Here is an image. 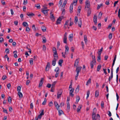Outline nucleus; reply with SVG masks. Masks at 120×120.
<instances>
[{
    "instance_id": "nucleus-1",
    "label": "nucleus",
    "mask_w": 120,
    "mask_h": 120,
    "mask_svg": "<svg viewBox=\"0 0 120 120\" xmlns=\"http://www.w3.org/2000/svg\"><path fill=\"white\" fill-rule=\"evenodd\" d=\"M77 2V0H73L72 3H71L70 5V13H71L73 11V4H75L74 5H76Z\"/></svg>"
},
{
    "instance_id": "nucleus-2",
    "label": "nucleus",
    "mask_w": 120,
    "mask_h": 120,
    "mask_svg": "<svg viewBox=\"0 0 120 120\" xmlns=\"http://www.w3.org/2000/svg\"><path fill=\"white\" fill-rule=\"evenodd\" d=\"M96 112L97 110L96 108H94L93 109V112L92 114V118L93 120H97V118L96 116Z\"/></svg>"
},
{
    "instance_id": "nucleus-3",
    "label": "nucleus",
    "mask_w": 120,
    "mask_h": 120,
    "mask_svg": "<svg viewBox=\"0 0 120 120\" xmlns=\"http://www.w3.org/2000/svg\"><path fill=\"white\" fill-rule=\"evenodd\" d=\"M63 91L62 90H58L57 94V98L58 99H59L61 97Z\"/></svg>"
},
{
    "instance_id": "nucleus-4",
    "label": "nucleus",
    "mask_w": 120,
    "mask_h": 120,
    "mask_svg": "<svg viewBox=\"0 0 120 120\" xmlns=\"http://www.w3.org/2000/svg\"><path fill=\"white\" fill-rule=\"evenodd\" d=\"M86 5L85 6V8L86 9L90 8V2L89 1H86L85 2Z\"/></svg>"
},
{
    "instance_id": "nucleus-5",
    "label": "nucleus",
    "mask_w": 120,
    "mask_h": 120,
    "mask_svg": "<svg viewBox=\"0 0 120 120\" xmlns=\"http://www.w3.org/2000/svg\"><path fill=\"white\" fill-rule=\"evenodd\" d=\"M67 34L66 32L65 34L64 35V36L63 38V42L65 44H67Z\"/></svg>"
},
{
    "instance_id": "nucleus-6",
    "label": "nucleus",
    "mask_w": 120,
    "mask_h": 120,
    "mask_svg": "<svg viewBox=\"0 0 120 120\" xmlns=\"http://www.w3.org/2000/svg\"><path fill=\"white\" fill-rule=\"evenodd\" d=\"M63 18V17H60L57 19L56 21V24H60V22Z\"/></svg>"
},
{
    "instance_id": "nucleus-7",
    "label": "nucleus",
    "mask_w": 120,
    "mask_h": 120,
    "mask_svg": "<svg viewBox=\"0 0 120 120\" xmlns=\"http://www.w3.org/2000/svg\"><path fill=\"white\" fill-rule=\"evenodd\" d=\"M44 80V78H42L41 79L40 82L39 83V87H40L42 86L43 83V81Z\"/></svg>"
},
{
    "instance_id": "nucleus-8",
    "label": "nucleus",
    "mask_w": 120,
    "mask_h": 120,
    "mask_svg": "<svg viewBox=\"0 0 120 120\" xmlns=\"http://www.w3.org/2000/svg\"><path fill=\"white\" fill-rule=\"evenodd\" d=\"M50 64L49 62H48L45 69L46 71H48L50 68Z\"/></svg>"
},
{
    "instance_id": "nucleus-9",
    "label": "nucleus",
    "mask_w": 120,
    "mask_h": 120,
    "mask_svg": "<svg viewBox=\"0 0 120 120\" xmlns=\"http://www.w3.org/2000/svg\"><path fill=\"white\" fill-rule=\"evenodd\" d=\"M74 90V88H72L70 90L69 92L70 95V96H71L72 98H73L74 96V94H72Z\"/></svg>"
},
{
    "instance_id": "nucleus-10",
    "label": "nucleus",
    "mask_w": 120,
    "mask_h": 120,
    "mask_svg": "<svg viewBox=\"0 0 120 120\" xmlns=\"http://www.w3.org/2000/svg\"><path fill=\"white\" fill-rule=\"evenodd\" d=\"M48 10H49L42 9L41 11L45 16H47L48 14L47 11Z\"/></svg>"
},
{
    "instance_id": "nucleus-11",
    "label": "nucleus",
    "mask_w": 120,
    "mask_h": 120,
    "mask_svg": "<svg viewBox=\"0 0 120 120\" xmlns=\"http://www.w3.org/2000/svg\"><path fill=\"white\" fill-rule=\"evenodd\" d=\"M79 58H78L76 59L75 60L74 65L75 66L77 67L78 66L79 62Z\"/></svg>"
},
{
    "instance_id": "nucleus-12",
    "label": "nucleus",
    "mask_w": 120,
    "mask_h": 120,
    "mask_svg": "<svg viewBox=\"0 0 120 120\" xmlns=\"http://www.w3.org/2000/svg\"><path fill=\"white\" fill-rule=\"evenodd\" d=\"M56 107L57 110H58L60 109V106L58 105L57 102H56L55 101L54 103Z\"/></svg>"
},
{
    "instance_id": "nucleus-13",
    "label": "nucleus",
    "mask_w": 120,
    "mask_h": 120,
    "mask_svg": "<svg viewBox=\"0 0 120 120\" xmlns=\"http://www.w3.org/2000/svg\"><path fill=\"white\" fill-rule=\"evenodd\" d=\"M56 69H57L56 71V72L55 75V77L57 78L59 74V67H57L56 68Z\"/></svg>"
},
{
    "instance_id": "nucleus-14",
    "label": "nucleus",
    "mask_w": 120,
    "mask_h": 120,
    "mask_svg": "<svg viewBox=\"0 0 120 120\" xmlns=\"http://www.w3.org/2000/svg\"><path fill=\"white\" fill-rule=\"evenodd\" d=\"M82 68V67H77L76 68V71L77 73H79V72H80L81 71V69Z\"/></svg>"
},
{
    "instance_id": "nucleus-15",
    "label": "nucleus",
    "mask_w": 120,
    "mask_h": 120,
    "mask_svg": "<svg viewBox=\"0 0 120 120\" xmlns=\"http://www.w3.org/2000/svg\"><path fill=\"white\" fill-rule=\"evenodd\" d=\"M69 20H67L65 24H64V27L66 29L68 26V25Z\"/></svg>"
},
{
    "instance_id": "nucleus-16",
    "label": "nucleus",
    "mask_w": 120,
    "mask_h": 120,
    "mask_svg": "<svg viewBox=\"0 0 120 120\" xmlns=\"http://www.w3.org/2000/svg\"><path fill=\"white\" fill-rule=\"evenodd\" d=\"M26 15L30 17H31L34 15V14L33 13H30L29 12L27 13Z\"/></svg>"
},
{
    "instance_id": "nucleus-17",
    "label": "nucleus",
    "mask_w": 120,
    "mask_h": 120,
    "mask_svg": "<svg viewBox=\"0 0 120 120\" xmlns=\"http://www.w3.org/2000/svg\"><path fill=\"white\" fill-rule=\"evenodd\" d=\"M93 21L94 22L95 24L96 25L97 23V16H94V17Z\"/></svg>"
},
{
    "instance_id": "nucleus-18",
    "label": "nucleus",
    "mask_w": 120,
    "mask_h": 120,
    "mask_svg": "<svg viewBox=\"0 0 120 120\" xmlns=\"http://www.w3.org/2000/svg\"><path fill=\"white\" fill-rule=\"evenodd\" d=\"M82 23V19L81 18H80L79 19L78 25L80 27H81Z\"/></svg>"
},
{
    "instance_id": "nucleus-19",
    "label": "nucleus",
    "mask_w": 120,
    "mask_h": 120,
    "mask_svg": "<svg viewBox=\"0 0 120 120\" xmlns=\"http://www.w3.org/2000/svg\"><path fill=\"white\" fill-rule=\"evenodd\" d=\"M87 11V15L88 16H89L91 13V10L90 8L86 9Z\"/></svg>"
},
{
    "instance_id": "nucleus-20",
    "label": "nucleus",
    "mask_w": 120,
    "mask_h": 120,
    "mask_svg": "<svg viewBox=\"0 0 120 120\" xmlns=\"http://www.w3.org/2000/svg\"><path fill=\"white\" fill-rule=\"evenodd\" d=\"M56 61V58H54L53 59V60L52 61V64L53 66L55 65Z\"/></svg>"
},
{
    "instance_id": "nucleus-21",
    "label": "nucleus",
    "mask_w": 120,
    "mask_h": 120,
    "mask_svg": "<svg viewBox=\"0 0 120 120\" xmlns=\"http://www.w3.org/2000/svg\"><path fill=\"white\" fill-rule=\"evenodd\" d=\"M50 18L52 21H54L55 20L54 16L53 14H52L50 15Z\"/></svg>"
},
{
    "instance_id": "nucleus-22",
    "label": "nucleus",
    "mask_w": 120,
    "mask_h": 120,
    "mask_svg": "<svg viewBox=\"0 0 120 120\" xmlns=\"http://www.w3.org/2000/svg\"><path fill=\"white\" fill-rule=\"evenodd\" d=\"M41 29L43 32H45L46 31V28L45 26H42L41 27Z\"/></svg>"
},
{
    "instance_id": "nucleus-23",
    "label": "nucleus",
    "mask_w": 120,
    "mask_h": 120,
    "mask_svg": "<svg viewBox=\"0 0 120 120\" xmlns=\"http://www.w3.org/2000/svg\"><path fill=\"white\" fill-rule=\"evenodd\" d=\"M63 60L62 59H61L59 60L58 64L59 65L61 66H62V64L63 63Z\"/></svg>"
},
{
    "instance_id": "nucleus-24",
    "label": "nucleus",
    "mask_w": 120,
    "mask_h": 120,
    "mask_svg": "<svg viewBox=\"0 0 120 120\" xmlns=\"http://www.w3.org/2000/svg\"><path fill=\"white\" fill-rule=\"evenodd\" d=\"M103 49L102 47L101 49H100V50H99V49L98 50V55H101V53L102 52V51Z\"/></svg>"
},
{
    "instance_id": "nucleus-25",
    "label": "nucleus",
    "mask_w": 120,
    "mask_h": 120,
    "mask_svg": "<svg viewBox=\"0 0 120 120\" xmlns=\"http://www.w3.org/2000/svg\"><path fill=\"white\" fill-rule=\"evenodd\" d=\"M24 27H26L28 26V25L27 23L26 22H24L22 23Z\"/></svg>"
},
{
    "instance_id": "nucleus-26",
    "label": "nucleus",
    "mask_w": 120,
    "mask_h": 120,
    "mask_svg": "<svg viewBox=\"0 0 120 120\" xmlns=\"http://www.w3.org/2000/svg\"><path fill=\"white\" fill-rule=\"evenodd\" d=\"M18 94L20 98H22V94L20 92H18Z\"/></svg>"
},
{
    "instance_id": "nucleus-27",
    "label": "nucleus",
    "mask_w": 120,
    "mask_h": 120,
    "mask_svg": "<svg viewBox=\"0 0 120 120\" xmlns=\"http://www.w3.org/2000/svg\"><path fill=\"white\" fill-rule=\"evenodd\" d=\"M82 106L81 105H79L78 106L77 109V112H79L80 111L81 108Z\"/></svg>"
},
{
    "instance_id": "nucleus-28",
    "label": "nucleus",
    "mask_w": 120,
    "mask_h": 120,
    "mask_svg": "<svg viewBox=\"0 0 120 120\" xmlns=\"http://www.w3.org/2000/svg\"><path fill=\"white\" fill-rule=\"evenodd\" d=\"M65 54L66 53V52H68V51L69 48L68 47L67 45H65Z\"/></svg>"
},
{
    "instance_id": "nucleus-29",
    "label": "nucleus",
    "mask_w": 120,
    "mask_h": 120,
    "mask_svg": "<svg viewBox=\"0 0 120 120\" xmlns=\"http://www.w3.org/2000/svg\"><path fill=\"white\" fill-rule=\"evenodd\" d=\"M99 92L98 91L96 90L95 92V96L96 97H97L99 95Z\"/></svg>"
},
{
    "instance_id": "nucleus-30",
    "label": "nucleus",
    "mask_w": 120,
    "mask_h": 120,
    "mask_svg": "<svg viewBox=\"0 0 120 120\" xmlns=\"http://www.w3.org/2000/svg\"><path fill=\"white\" fill-rule=\"evenodd\" d=\"M116 55H115V56H114V59L113 60V63L112 64V66H113L115 64V61L116 60Z\"/></svg>"
},
{
    "instance_id": "nucleus-31",
    "label": "nucleus",
    "mask_w": 120,
    "mask_h": 120,
    "mask_svg": "<svg viewBox=\"0 0 120 120\" xmlns=\"http://www.w3.org/2000/svg\"><path fill=\"white\" fill-rule=\"evenodd\" d=\"M94 62L93 61H91L90 63V65L91 67V68L92 69L94 67Z\"/></svg>"
},
{
    "instance_id": "nucleus-32",
    "label": "nucleus",
    "mask_w": 120,
    "mask_h": 120,
    "mask_svg": "<svg viewBox=\"0 0 120 120\" xmlns=\"http://www.w3.org/2000/svg\"><path fill=\"white\" fill-rule=\"evenodd\" d=\"M103 6V4H101L100 5H98L97 8V10H98L101 7V6Z\"/></svg>"
},
{
    "instance_id": "nucleus-33",
    "label": "nucleus",
    "mask_w": 120,
    "mask_h": 120,
    "mask_svg": "<svg viewBox=\"0 0 120 120\" xmlns=\"http://www.w3.org/2000/svg\"><path fill=\"white\" fill-rule=\"evenodd\" d=\"M35 6L38 9H40L41 8L40 5L39 4H36L35 5Z\"/></svg>"
},
{
    "instance_id": "nucleus-34",
    "label": "nucleus",
    "mask_w": 120,
    "mask_h": 120,
    "mask_svg": "<svg viewBox=\"0 0 120 120\" xmlns=\"http://www.w3.org/2000/svg\"><path fill=\"white\" fill-rule=\"evenodd\" d=\"M102 15V13L100 12L98 16V18L99 19H101Z\"/></svg>"
},
{
    "instance_id": "nucleus-35",
    "label": "nucleus",
    "mask_w": 120,
    "mask_h": 120,
    "mask_svg": "<svg viewBox=\"0 0 120 120\" xmlns=\"http://www.w3.org/2000/svg\"><path fill=\"white\" fill-rule=\"evenodd\" d=\"M58 113L59 116H61L63 113V111L61 110H59L58 111Z\"/></svg>"
},
{
    "instance_id": "nucleus-36",
    "label": "nucleus",
    "mask_w": 120,
    "mask_h": 120,
    "mask_svg": "<svg viewBox=\"0 0 120 120\" xmlns=\"http://www.w3.org/2000/svg\"><path fill=\"white\" fill-rule=\"evenodd\" d=\"M79 85H78L77 88L75 90L76 92H78L79 91Z\"/></svg>"
},
{
    "instance_id": "nucleus-37",
    "label": "nucleus",
    "mask_w": 120,
    "mask_h": 120,
    "mask_svg": "<svg viewBox=\"0 0 120 120\" xmlns=\"http://www.w3.org/2000/svg\"><path fill=\"white\" fill-rule=\"evenodd\" d=\"M91 82V79L90 78L89 79L87 82H86V85H88L89 84H90Z\"/></svg>"
},
{
    "instance_id": "nucleus-38",
    "label": "nucleus",
    "mask_w": 120,
    "mask_h": 120,
    "mask_svg": "<svg viewBox=\"0 0 120 120\" xmlns=\"http://www.w3.org/2000/svg\"><path fill=\"white\" fill-rule=\"evenodd\" d=\"M11 99L12 98L10 96L9 97L8 99V101L9 103H11Z\"/></svg>"
},
{
    "instance_id": "nucleus-39",
    "label": "nucleus",
    "mask_w": 120,
    "mask_h": 120,
    "mask_svg": "<svg viewBox=\"0 0 120 120\" xmlns=\"http://www.w3.org/2000/svg\"><path fill=\"white\" fill-rule=\"evenodd\" d=\"M101 67V64L99 65L98 66L97 68V71H99L100 70Z\"/></svg>"
},
{
    "instance_id": "nucleus-40",
    "label": "nucleus",
    "mask_w": 120,
    "mask_h": 120,
    "mask_svg": "<svg viewBox=\"0 0 120 120\" xmlns=\"http://www.w3.org/2000/svg\"><path fill=\"white\" fill-rule=\"evenodd\" d=\"M67 0H65L64 1V3L62 6V7H63L64 8L65 7V6L66 4L67 1Z\"/></svg>"
},
{
    "instance_id": "nucleus-41",
    "label": "nucleus",
    "mask_w": 120,
    "mask_h": 120,
    "mask_svg": "<svg viewBox=\"0 0 120 120\" xmlns=\"http://www.w3.org/2000/svg\"><path fill=\"white\" fill-rule=\"evenodd\" d=\"M78 21V18L77 16H75V17L74 22L75 23H77Z\"/></svg>"
},
{
    "instance_id": "nucleus-42",
    "label": "nucleus",
    "mask_w": 120,
    "mask_h": 120,
    "mask_svg": "<svg viewBox=\"0 0 120 120\" xmlns=\"http://www.w3.org/2000/svg\"><path fill=\"white\" fill-rule=\"evenodd\" d=\"M84 40L85 42V44L86 43V42L87 41V37L85 35L84 37Z\"/></svg>"
},
{
    "instance_id": "nucleus-43",
    "label": "nucleus",
    "mask_w": 120,
    "mask_h": 120,
    "mask_svg": "<svg viewBox=\"0 0 120 120\" xmlns=\"http://www.w3.org/2000/svg\"><path fill=\"white\" fill-rule=\"evenodd\" d=\"M86 70V67L85 65H83V67L82 69V71L83 72H84Z\"/></svg>"
},
{
    "instance_id": "nucleus-44",
    "label": "nucleus",
    "mask_w": 120,
    "mask_h": 120,
    "mask_svg": "<svg viewBox=\"0 0 120 120\" xmlns=\"http://www.w3.org/2000/svg\"><path fill=\"white\" fill-rule=\"evenodd\" d=\"M67 109L69 110L70 109V105L69 103V102L68 101V103H67Z\"/></svg>"
},
{
    "instance_id": "nucleus-45",
    "label": "nucleus",
    "mask_w": 120,
    "mask_h": 120,
    "mask_svg": "<svg viewBox=\"0 0 120 120\" xmlns=\"http://www.w3.org/2000/svg\"><path fill=\"white\" fill-rule=\"evenodd\" d=\"M92 61L94 62V63H96V61L95 59V57L94 56H92Z\"/></svg>"
},
{
    "instance_id": "nucleus-46",
    "label": "nucleus",
    "mask_w": 120,
    "mask_h": 120,
    "mask_svg": "<svg viewBox=\"0 0 120 120\" xmlns=\"http://www.w3.org/2000/svg\"><path fill=\"white\" fill-rule=\"evenodd\" d=\"M33 59L32 58H31L30 60V62L31 65H32L33 64Z\"/></svg>"
},
{
    "instance_id": "nucleus-47",
    "label": "nucleus",
    "mask_w": 120,
    "mask_h": 120,
    "mask_svg": "<svg viewBox=\"0 0 120 120\" xmlns=\"http://www.w3.org/2000/svg\"><path fill=\"white\" fill-rule=\"evenodd\" d=\"M43 41L42 42L43 43H45L46 42V39L45 37H44L42 38Z\"/></svg>"
},
{
    "instance_id": "nucleus-48",
    "label": "nucleus",
    "mask_w": 120,
    "mask_h": 120,
    "mask_svg": "<svg viewBox=\"0 0 120 120\" xmlns=\"http://www.w3.org/2000/svg\"><path fill=\"white\" fill-rule=\"evenodd\" d=\"M53 56L54 57H58V55L57 53H56V52H55L53 54Z\"/></svg>"
},
{
    "instance_id": "nucleus-49",
    "label": "nucleus",
    "mask_w": 120,
    "mask_h": 120,
    "mask_svg": "<svg viewBox=\"0 0 120 120\" xmlns=\"http://www.w3.org/2000/svg\"><path fill=\"white\" fill-rule=\"evenodd\" d=\"M112 37V33H110L109 35V39H111Z\"/></svg>"
},
{
    "instance_id": "nucleus-50",
    "label": "nucleus",
    "mask_w": 120,
    "mask_h": 120,
    "mask_svg": "<svg viewBox=\"0 0 120 120\" xmlns=\"http://www.w3.org/2000/svg\"><path fill=\"white\" fill-rule=\"evenodd\" d=\"M26 27V31L28 32H29L30 30V28L27 27Z\"/></svg>"
},
{
    "instance_id": "nucleus-51",
    "label": "nucleus",
    "mask_w": 120,
    "mask_h": 120,
    "mask_svg": "<svg viewBox=\"0 0 120 120\" xmlns=\"http://www.w3.org/2000/svg\"><path fill=\"white\" fill-rule=\"evenodd\" d=\"M43 49L44 52L46 50V48L45 45H43Z\"/></svg>"
},
{
    "instance_id": "nucleus-52",
    "label": "nucleus",
    "mask_w": 120,
    "mask_h": 120,
    "mask_svg": "<svg viewBox=\"0 0 120 120\" xmlns=\"http://www.w3.org/2000/svg\"><path fill=\"white\" fill-rule=\"evenodd\" d=\"M2 109H3V111L4 112V113H5L7 114L8 113L7 110L5 109L4 108H2Z\"/></svg>"
},
{
    "instance_id": "nucleus-53",
    "label": "nucleus",
    "mask_w": 120,
    "mask_h": 120,
    "mask_svg": "<svg viewBox=\"0 0 120 120\" xmlns=\"http://www.w3.org/2000/svg\"><path fill=\"white\" fill-rule=\"evenodd\" d=\"M21 87L19 86H18L17 87V90L18 92H20L21 90Z\"/></svg>"
},
{
    "instance_id": "nucleus-54",
    "label": "nucleus",
    "mask_w": 120,
    "mask_h": 120,
    "mask_svg": "<svg viewBox=\"0 0 120 120\" xmlns=\"http://www.w3.org/2000/svg\"><path fill=\"white\" fill-rule=\"evenodd\" d=\"M46 98H45L44 99V101L42 103V105H45L46 103Z\"/></svg>"
},
{
    "instance_id": "nucleus-55",
    "label": "nucleus",
    "mask_w": 120,
    "mask_h": 120,
    "mask_svg": "<svg viewBox=\"0 0 120 120\" xmlns=\"http://www.w3.org/2000/svg\"><path fill=\"white\" fill-rule=\"evenodd\" d=\"M89 94H90V91L88 90L87 91V97L86 98V99H87L89 97Z\"/></svg>"
},
{
    "instance_id": "nucleus-56",
    "label": "nucleus",
    "mask_w": 120,
    "mask_h": 120,
    "mask_svg": "<svg viewBox=\"0 0 120 120\" xmlns=\"http://www.w3.org/2000/svg\"><path fill=\"white\" fill-rule=\"evenodd\" d=\"M42 115H41L40 114L38 116V117L37 118L36 117H35V119H38H38H41V117H42Z\"/></svg>"
},
{
    "instance_id": "nucleus-57",
    "label": "nucleus",
    "mask_w": 120,
    "mask_h": 120,
    "mask_svg": "<svg viewBox=\"0 0 120 120\" xmlns=\"http://www.w3.org/2000/svg\"><path fill=\"white\" fill-rule=\"evenodd\" d=\"M80 99V97L79 96H77L76 97V102H78Z\"/></svg>"
},
{
    "instance_id": "nucleus-58",
    "label": "nucleus",
    "mask_w": 120,
    "mask_h": 120,
    "mask_svg": "<svg viewBox=\"0 0 120 120\" xmlns=\"http://www.w3.org/2000/svg\"><path fill=\"white\" fill-rule=\"evenodd\" d=\"M101 55H98V59L97 60L98 61L101 60Z\"/></svg>"
},
{
    "instance_id": "nucleus-59",
    "label": "nucleus",
    "mask_w": 120,
    "mask_h": 120,
    "mask_svg": "<svg viewBox=\"0 0 120 120\" xmlns=\"http://www.w3.org/2000/svg\"><path fill=\"white\" fill-rule=\"evenodd\" d=\"M56 83V81L54 82L52 84V86L54 87Z\"/></svg>"
},
{
    "instance_id": "nucleus-60",
    "label": "nucleus",
    "mask_w": 120,
    "mask_h": 120,
    "mask_svg": "<svg viewBox=\"0 0 120 120\" xmlns=\"http://www.w3.org/2000/svg\"><path fill=\"white\" fill-rule=\"evenodd\" d=\"M101 107L102 108L104 107V102L103 101L101 102Z\"/></svg>"
},
{
    "instance_id": "nucleus-61",
    "label": "nucleus",
    "mask_w": 120,
    "mask_h": 120,
    "mask_svg": "<svg viewBox=\"0 0 120 120\" xmlns=\"http://www.w3.org/2000/svg\"><path fill=\"white\" fill-rule=\"evenodd\" d=\"M5 52L6 53L8 54L9 53V50L8 49H6L5 51Z\"/></svg>"
},
{
    "instance_id": "nucleus-62",
    "label": "nucleus",
    "mask_w": 120,
    "mask_h": 120,
    "mask_svg": "<svg viewBox=\"0 0 120 120\" xmlns=\"http://www.w3.org/2000/svg\"><path fill=\"white\" fill-rule=\"evenodd\" d=\"M53 102L52 101L50 102L49 104V106L51 107L52 106Z\"/></svg>"
},
{
    "instance_id": "nucleus-63",
    "label": "nucleus",
    "mask_w": 120,
    "mask_h": 120,
    "mask_svg": "<svg viewBox=\"0 0 120 120\" xmlns=\"http://www.w3.org/2000/svg\"><path fill=\"white\" fill-rule=\"evenodd\" d=\"M32 28L33 29L34 31H35L36 30L35 26L34 25H33L32 26Z\"/></svg>"
},
{
    "instance_id": "nucleus-64",
    "label": "nucleus",
    "mask_w": 120,
    "mask_h": 120,
    "mask_svg": "<svg viewBox=\"0 0 120 120\" xmlns=\"http://www.w3.org/2000/svg\"><path fill=\"white\" fill-rule=\"evenodd\" d=\"M11 86V85L10 83H9L7 85V88L8 89H9L10 88Z\"/></svg>"
}]
</instances>
